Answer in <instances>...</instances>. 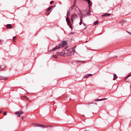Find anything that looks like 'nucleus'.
<instances>
[{"label":"nucleus","mask_w":131,"mask_h":131,"mask_svg":"<svg viewBox=\"0 0 131 131\" xmlns=\"http://www.w3.org/2000/svg\"><path fill=\"white\" fill-rule=\"evenodd\" d=\"M130 34L131 35V33H130Z\"/></svg>","instance_id":"45"},{"label":"nucleus","mask_w":131,"mask_h":131,"mask_svg":"<svg viewBox=\"0 0 131 131\" xmlns=\"http://www.w3.org/2000/svg\"><path fill=\"white\" fill-rule=\"evenodd\" d=\"M80 14H81V15L80 17V20L82 21V18H83V14H82V13H80Z\"/></svg>","instance_id":"16"},{"label":"nucleus","mask_w":131,"mask_h":131,"mask_svg":"<svg viewBox=\"0 0 131 131\" xmlns=\"http://www.w3.org/2000/svg\"><path fill=\"white\" fill-rule=\"evenodd\" d=\"M105 100H107V99L106 98H103V99H95V101L96 102H99L100 101H105Z\"/></svg>","instance_id":"9"},{"label":"nucleus","mask_w":131,"mask_h":131,"mask_svg":"<svg viewBox=\"0 0 131 131\" xmlns=\"http://www.w3.org/2000/svg\"><path fill=\"white\" fill-rule=\"evenodd\" d=\"M21 119H24V116H21Z\"/></svg>","instance_id":"35"},{"label":"nucleus","mask_w":131,"mask_h":131,"mask_svg":"<svg viewBox=\"0 0 131 131\" xmlns=\"http://www.w3.org/2000/svg\"><path fill=\"white\" fill-rule=\"evenodd\" d=\"M62 52H63L65 56H67L68 54V50H66V51H62Z\"/></svg>","instance_id":"14"},{"label":"nucleus","mask_w":131,"mask_h":131,"mask_svg":"<svg viewBox=\"0 0 131 131\" xmlns=\"http://www.w3.org/2000/svg\"><path fill=\"white\" fill-rule=\"evenodd\" d=\"M2 111H0V114H1V113H2Z\"/></svg>","instance_id":"41"},{"label":"nucleus","mask_w":131,"mask_h":131,"mask_svg":"<svg viewBox=\"0 0 131 131\" xmlns=\"http://www.w3.org/2000/svg\"><path fill=\"white\" fill-rule=\"evenodd\" d=\"M6 28H7L8 29H12V25H11V24H7L6 25Z\"/></svg>","instance_id":"8"},{"label":"nucleus","mask_w":131,"mask_h":131,"mask_svg":"<svg viewBox=\"0 0 131 131\" xmlns=\"http://www.w3.org/2000/svg\"><path fill=\"white\" fill-rule=\"evenodd\" d=\"M16 38H17V37L16 36H14L13 37V40L14 42H16V41H15V40H16Z\"/></svg>","instance_id":"21"},{"label":"nucleus","mask_w":131,"mask_h":131,"mask_svg":"<svg viewBox=\"0 0 131 131\" xmlns=\"http://www.w3.org/2000/svg\"><path fill=\"white\" fill-rule=\"evenodd\" d=\"M81 24H83L82 20H80L79 25H81Z\"/></svg>","instance_id":"27"},{"label":"nucleus","mask_w":131,"mask_h":131,"mask_svg":"<svg viewBox=\"0 0 131 131\" xmlns=\"http://www.w3.org/2000/svg\"><path fill=\"white\" fill-rule=\"evenodd\" d=\"M76 18H78V16L76 15V14L74 13L71 15V21L72 22H73V20L74 19H75Z\"/></svg>","instance_id":"3"},{"label":"nucleus","mask_w":131,"mask_h":131,"mask_svg":"<svg viewBox=\"0 0 131 131\" xmlns=\"http://www.w3.org/2000/svg\"><path fill=\"white\" fill-rule=\"evenodd\" d=\"M83 25H84V26H86V25L84 23H83Z\"/></svg>","instance_id":"32"},{"label":"nucleus","mask_w":131,"mask_h":131,"mask_svg":"<svg viewBox=\"0 0 131 131\" xmlns=\"http://www.w3.org/2000/svg\"><path fill=\"white\" fill-rule=\"evenodd\" d=\"M75 33H74V32H70V35H74Z\"/></svg>","instance_id":"28"},{"label":"nucleus","mask_w":131,"mask_h":131,"mask_svg":"<svg viewBox=\"0 0 131 131\" xmlns=\"http://www.w3.org/2000/svg\"><path fill=\"white\" fill-rule=\"evenodd\" d=\"M130 76H131V74L128 75L127 76H126L124 79V80H126V79H127V78H128V77H130Z\"/></svg>","instance_id":"18"},{"label":"nucleus","mask_w":131,"mask_h":131,"mask_svg":"<svg viewBox=\"0 0 131 131\" xmlns=\"http://www.w3.org/2000/svg\"><path fill=\"white\" fill-rule=\"evenodd\" d=\"M52 127V126H51V125H48V126H47V127Z\"/></svg>","instance_id":"34"},{"label":"nucleus","mask_w":131,"mask_h":131,"mask_svg":"<svg viewBox=\"0 0 131 131\" xmlns=\"http://www.w3.org/2000/svg\"><path fill=\"white\" fill-rule=\"evenodd\" d=\"M68 26H69L70 28H71L72 29V25L71 24H70L69 25H68Z\"/></svg>","instance_id":"23"},{"label":"nucleus","mask_w":131,"mask_h":131,"mask_svg":"<svg viewBox=\"0 0 131 131\" xmlns=\"http://www.w3.org/2000/svg\"><path fill=\"white\" fill-rule=\"evenodd\" d=\"M70 115H71V113H69Z\"/></svg>","instance_id":"42"},{"label":"nucleus","mask_w":131,"mask_h":131,"mask_svg":"<svg viewBox=\"0 0 131 131\" xmlns=\"http://www.w3.org/2000/svg\"><path fill=\"white\" fill-rule=\"evenodd\" d=\"M6 79H8V78H6L5 77L0 76V80H6Z\"/></svg>","instance_id":"13"},{"label":"nucleus","mask_w":131,"mask_h":131,"mask_svg":"<svg viewBox=\"0 0 131 131\" xmlns=\"http://www.w3.org/2000/svg\"><path fill=\"white\" fill-rule=\"evenodd\" d=\"M53 58H55V59H57L58 58V55H54L53 56Z\"/></svg>","instance_id":"22"},{"label":"nucleus","mask_w":131,"mask_h":131,"mask_svg":"<svg viewBox=\"0 0 131 131\" xmlns=\"http://www.w3.org/2000/svg\"><path fill=\"white\" fill-rule=\"evenodd\" d=\"M84 17H85V15L83 14V17L84 18Z\"/></svg>","instance_id":"36"},{"label":"nucleus","mask_w":131,"mask_h":131,"mask_svg":"<svg viewBox=\"0 0 131 131\" xmlns=\"http://www.w3.org/2000/svg\"><path fill=\"white\" fill-rule=\"evenodd\" d=\"M89 77V75H85L84 76V78H88Z\"/></svg>","instance_id":"25"},{"label":"nucleus","mask_w":131,"mask_h":131,"mask_svg":"<svg viewBox=\"0 0 131 131\" xmlns=\"http://www.w3.org/2000/svg\"><path fill=\"white\" fill-rule=\"evenodd\" d=\"M22 114H24V112L22 111H17L15 113V115H17V117H20V116L22 115Z\"/></svg>","instance_id":"4"},{"label":"nucleus","mask_w":131,"mask_h":131,"mask_svg":"<svg viewBox=\"0 0 131 131\" xmlns=\"http://www.w3.org/2000/svg\"><path fill=\"white\" fill-rule=\"evenodd\" d=\"M53 4H54V1H51V2L50 3V5H53Z\"/></svg>","instance_id":"29"},{"label":"nucleus","mask_w":131,"mask_h":131,"mask_svg":"<svg viewBox=\"0 0 131 131\" xmlns=\"http://www.w3.org/2000/svg\"><path fill=\"white\" fill-rule=\"evenodd\" d=\"M86 27H86L85 28V29H86Z\"/></svg>","instance_id":"43"},{"label":"nucleus","mask_w":131,"mask_h":131,"mask_svg":"<svg viewBox=\"0 0 131 131\" xmlns=\"http://www.w3.org/2000/svg\"><path fill=\"white\" fill-rule=\"evenodd\" d=\"M3 115H7V113L6 112H3Z\"/></svg>","instance_id":"30"},{"label":"nucleus","mask_w":131,"mask_h":131,"mask_svg":"<svg viewBox=\"0 0 131 131\" xmlns=\"http://www.w3.org/2000/svg\"><path fill=\"white\" fill-rule=\"evenodd\" d=\"M2 41H4V40L0 39V43H1V42H2Z\"/></svg>","instance_id":"37"},{"label":"nucleus","mask_w":131,"mask_h":131,"mask_svg":"<svg viewBox=\"0 0 131 131\" xmlns=\"http://www.w3.org/2000/svg\"><path fill=\"white\" fill-rule=\"evenodd\" d=\"M124 22H125V21L123 20L122 21H120L119 23H120V24H123V23Z\"/></svg>","instance_id":"24"},{"label":"nucleus","mask_w":131,"mask_h":131,"mask_svg":"<svg viewBox=\"0 0 131 131\" xmlns=\"http://www.w3.org/2000/svg\"><path fill=\"white\" fill-rule=\"evenodd\" d=\"M88 75H89V76H92L93 75V74H88Z\"/></svg>","instance_id":"31"},{"label":"nucleus","mask_w":131,"mask_h":131,"mask_svg":"<svg viewBox=\"0 0 131 131\" xmlns=\"http://www.w3.org/2000/svg\"><path fill=\"white\" fill-rule=\"evenodd\" d=\"M53 8H54V6H51L50 7H49L47 10V12H50L51 10H52V9H53Z\"/></svg>","instance_id":"10"},{"label":"nucleus","mask_w":131,"mask_h":131,"mask_svg":"<svg viewBox=\"0 0 131 131\" xmlns=\"http://www.w3.org/2000/svg\"><path fill=\"white\" fill-rule=\"evenodd\" d=\"M81 63H84V61H80Z\"/></svg>","instance_id":"40"},{"label":"nucleus","mask_w":131,"mask_h":131,"mask_svg":"<svg viewBox=\"0 0 131 131\" xmlns=\"http://www.w3.org/2000/svg\"><path fill=\"white\" fill-rule=\"evenodd\" d=\"M21 100H26L27 101H29V98L26 96H24L23 98L21 97Z\"/></svg>","instance_id":"11"},{"label":"nucleus","mask_w":131,"mask_h":131,"mask_svg":"<svg viewBox=\"0 0 131 131\" xmlns=\"http://www.w3.org/2000/svg\"><path fill=\"white\" fill-rule=\"evenodd\" d=\"M76 46H75V47H73V51H74V50H75V48H76Z\"/></svg>","instance_id":"33"},{"label":"nucleus","mask_w":131,"mask_h":131,"mask_svg":"<svg viewBox=\"0 0 131 131\" xmlns=\"http://www.w3.org/2000/svg\"><path fill=\"white\" fill-rule=\"evenodd\" d=\"M114 58H117V56H114Z\"/></svg>","instance_id":"39"},{"label":"nucleus","mask_w":131,"mask_h":131,"mask_svg":"<svg viewBox=\"0 0 131 131\" xmlns=\"http://www.w3.org/2000/svg\"><path fill=\"white\" fill-rule=\"evenodd\" d=\"M77 3V1L76 0H75V2H74V5L71 6L70 10L71 11H73V9L74 8V7H75V4Z\"/></svg>","instance_id":"6"},{"label":"nucleus","mask_w":131,"mask_h":131,"mask_svg":"<svg viewBox=\"0 0 131 131\" xmlns=\"http://www.w3.org/2000/svg\"><path fill=\"white\" fill-rule=\"evenodd\" d=\"M66 46H67V41H62L61 43L59 44L58 46H56L55 47L49 50V52L51 53L52 52L57 51V50H59V49H61L62 48H64V50H66V49H67V48H66Z\"/></svg>","instance_id":"1"},{"label":"nucleus","mask_w":131,"mask_h":131,"mask_svg":"<svg viewBox=\"0 0 131 131\" xmlns=\"http://www.w3.org/2000/svg\"><path fill=\"white\" fill-rule=\"evenodd\" d=\"M76 8H77V6H76Z\"/></svg>","instance_id":"44"},{"label":"nucleus","mask_w":131,"mask_h":131,"mask_svg":"<svg viewBox=\"0 0 131 131\" xmlns=\"http://www.w3.org/2000/svg\"><path fill=\"white\" fill-rule=\"evenodd\" d=\"M111 14H109V13H104V14H103L102 15V17H108V16H111Z\"/></svg>","instance_id":"12"},{"label":"nucleus","mask_w":131,"mask_h":131,"mask_svg":"<svg viewBox=\"0 0 131 131\" xmlns=\"http://www.w3.org/2000/svg\"><path fill=\"white\" fill-rule=\"evenodd\" d=\"M71 113H73V111H71Z\"/></svg>","instance_id":"38"},{"label":"nucleus","mask_w":131,"mask_h":131,"mask_svg":"<svg viewBox=\"0 0 131 131\" xmlns=\"http://www.w3.org/2000/svg\"><path fill=\"white\" fill-rule=\"evenodd\" d=\"M94 25H97L98 24H99V21L98 20H96L94 23Z\"/></svg>","instance_id":"17"},{"label":"nucleus","mask_w":131,"mask_h":131,"mask_svg":"<svg viewBox=\"0 0 131 131\" xmlns=\"http://www.w3.org/2000/svg\"><path fill=\"white\" fill-rule=\"evenodd\" d=\"M66 21L68 25H69V24H71V21H70V18H69L68 17H66Z\"/></svg>","instance_id":"7"},{"label":"nucleus","mask_w":131,"mask_h":131,"mask_svg":"<svg viewBox=\"0 0 131 131\" xmlns=\"http://www.w3.org/2000/svg\"><path fill=\"white\" fill-rule=\"evenodd\" d=\"M32 125H33V126L41 127L42 128H46V126L45 125L39 124H37V123H33Z\"/></svg>","instance_id":"2"},{"label":"nucleus","mask_w":131,"mask_h":131,"mask_svg":"<svg viewBox=\"0 0 131 131\" xmlns=\"http://www.w3.org/2000/svg\"><path fill=\"white\" fill-rule=\"evenodd\" d=\"M70 14H71V12H70V11H69V12H67V16H68V17H69V16H70Z\"/></svg>","instance_id":"20"},{"label":"nucleus","mask_w":131,"mask_h":131,"mask_svg":"<svg viewBox=\"0 0 131 131\" xmlns=\"http://www.w3.org/2000/svg\"><path fill=\"white\" fill-rule=\"evenodd\" d=\"M57 55L58 56H60L61 57H65L66 55H65V53H64V52H57Z\"/></svg>","instance_id":"5"},{"label":"nucleus","mask_w":131,"mask_h":131,"mask_svg":"<svg viewBox=\"0 0 131 131\" xmlns=\"http://www.w3.org/2000/svg\"><path fill=\"white\" fill-rule=\"evenodd\" d=\"M5 66H0V69H5Z\"/></svg>","instance_id":"19"},{"label":"nucleus","mask_w":131,"mask_h":131,"mask_svg":"<svg viewBox=\"0 0 131 131\" xmlns=\"http://www.w3.org/2000/svg\"><path fill=\"white\" fill-rule=\"evenodd\" d=\"M79 11L80 13H78V14L79 16H81V14H80V13H81V11L80 10H79Z\"/></svg>","instance_id":"26"},{"label":"nucleus","mask_w":131,"mask_h":131,"mask_svg":"<svg viewBox=\"0 0 131 131\" xmlns=\"http://www.w3.org/2000/svg\"><path fill=\"white\" fill-rule=\"evenodd\" d=\"M115 79H117V75H116V74H114L113 80H115Z\"/></svg>","instance_id":"15"}]
</instances>
